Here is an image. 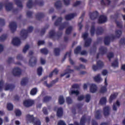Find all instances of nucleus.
Instances as JSON below:
<instances>
[{
  "mask_svg": "<svg viewBox=\"0 0 125 125\" xmlns=\"http://www.w3.org/2000/svg\"><path fill=\"white\" fill-rule=\"evenodd\" d=\"M116 36L112 35L110 37L109 36H106L104 37V43L105 45H109L110 42V39L112 40H114L117 38H120L122 34V32L121 30H116L115 31Z\"/></svg>",
  "mask_w": 125,
  "mask_h": 125,
  "instance_id": "obj_1",
  "label": "nucleus"
},
{
  "mask_svg": "<svg viewBox=\"0 0 125 125\" xmlns=\"http://www.w3.org/2000/svg\"><path fill=\"white\" fill-rule=\"evenodd\" d=\"M63 19L62 17H59L57 20H56L54 25L56 26H59V30L61 31L63 30L64 29L66 28V27L68 25V22H64L62 23V21Z\"/></svg>",
  "mask_w": 125,
  "mask_h": 125,
  "instance_id": "obj_2",
  "label": "nucleus"
},
{
  "mask_svg": "<svg viewBox=\"0 0 125 125\" xmlns=\"http://www.w3.org/2000/svg\"><path fill=\"white\" fill-rule=\"evenodd\" d=\"M49 34L50 39H52L53 41H55V38H57V40L61 38L62 35V32L58 31L56 33L54 30H52L49 32Z\"/></svg>",
  "mask_w": 125,
  "mask_h": 125,
  "instance_id": "obj_3",
  "label": "nucleus"
},
{
  "mask_svg": "<svg viewBox=\"0 0 125 125\" xmlns=\"http://www.w3.org/2000/svg\"><path fill=\"white\" fill-rule=\"evenodd\" d=\"M33 26H29L27 28V30L22 29L21 31L20 35L24 39H26L27 38V35L29 33H31L33 32Z\"/></svg>",
  "mask_w": 125,
  "mask_h": 125,
  "instance_id": "obj_4",
  "label": "nucleus"
},
{
  "mask_svg": "<svg viewBox=\"0 0 125 125\" xmlns=\"http://www.w3.org/2000/svg\"><path fill=\"white\" fill-rule=\"evenodd\" d=\"M104 66V63L101 61H99L97 62V65H93L92 66V69L93 71H96L99 68L101 69L102 68H103Z\"/></svg>",
  "mask_w": 125,
  "mask_h": 125,
  "instance_id": "obj_5",
  "label": "nucleus"
},
{
  "mask_svg": "<svg viewBox=\"0 0 125 125\" xmlns=\"http://www.w3.org/2000/svg\"><path fill=\"white\" fill-rule=\"evenodd\" d=\"M34 104V101L30 99L25 100L23 102V105L27 108H29L31 106H32Z\"/></svg>",
  "mask_w": 125,
  "mask_h": 125,
  "instance_id": "obj_6",
  "label": "nucleus"
},
{
  "mask_svg": "<svg viewBox=\"0 0 125 125\" xmlns=\"http://www.w3.org/2000/svg\"><path fill=\"white\" fill-rule=\"evenodd\" d=\"M37 62V59L36 57L31 56L30 59L29 60V65L31 67L35 66Z\"/></svg>",
  "mask_w": 125,
  "mask_h": 125,
  "instance_id": "obj_7",
  "label": "nucleus"
},
{
  "mask_svg": "<svg viewBox=\"0 0 125 125\" xmlns=\"http://www.w3.org/2000/svg\"><path fill=\"white\" fill-rule=\"evenodd\" d=\"M87 121V119L86 117V115H83L82 116L80 120V125L79 123L77 122H74V125H85V123H86Z\"/></svg>",
  "mask_w": 125,
  "mask_h": 125,
  "instance_id": "obj_8",
  "label": "nucleus"
},
{
  "mask_svg": "<svg viewBox=\"0 0 125 125\" xmlns=\"http://www.w3.org/2000/svg\"><path fill=\"white\" fill-rule=\"evenodd\" d=\"M12 73L14 76L19 77L21 75V70L19 67L13 68Z\"/></svg>",
  "mask_w": 125,
  "mask_h": 125,
  "instance_id": "obj_9",
  "label": "nucleus"
},
{
  "mask_svg": "<svg viewBox=\"0 0 125 125\" xmlns=\"http://www.w3.org/2000/svg\"><path fill=\"white\" fill-rule=\"evenodd\" d=\"M89 15L90 19L91 20H95L98 18L99 16V13L98 11H95L93 12H89Z\"/></svg>",
  "mask_w": 125,
  "mask_h": 125,
  "instance_id": "obj_10",
  "label": "nucleus"
},
{
  "mask_svg": "<svg viewBox=\"0 0 125 125\" xmlns=\"http://www.w3.org/2000/svg\"><path fill=\"white\" fill-rule=\"evenodd\" d=\"M108 85V83H107V77L104 79V86H103L101 87L100 90V92L102 94H104L107 91L106 86Z\"/></svg>",
  "mask_w": 125,
  "mask_h": 125,
  "instance_id": "obj_11",
  "label": "nucleus"
},
{
  "mask_svg": "<svg viewBox=\"0 0 125 125\" xmlns=\"http://www.w3.org/2000/svg\"><path fill=\"white\" fill-rule=\"evenodd\" d=\"M17 27V24L15 22H11L9 23V28L11 29L12 33L16 31Z\"/></svg>",
  "mask_w": 125,
  "mask_h": 125,
  "instance_id": "obj_12",
  "label": "nucleus"
},
{
  "mask_svg": "<svg viewBox=\"0 0 125 125\" xmlns=\"http://www.w3.org/2000/svg\"><path fill=\"white\" fill-rule=\"evenodd\" d=\"M74 69H66L65 70L64 73L61 74V77H63L65 75L68 74V76H66V78H70V73H71L72 72H74Z\"/></svg>",
  "mask_w": 125,
  "mask_h": 125,
  "instance_id": "obj_13",
  "label": "nucleus"
},
{
  "mask_svg": "<svg viewBox=\"0 0 125 125\" xmlns=\"http://www.w3.org/2000/svg\"><path fill=\"white\" fill-rule=\"evenodd\" d=\"M68 56L69 58V62L70 64L71 65H74V62L71 59V52H66L65 55L64 56V58L62 59V61H64V60H66L67 56Z\"/></svg>",
  "mask_w": 125,
  "mask_h": 125,
  "instance_id": "obj_14",
  "label": "nucleus"
},
{
  "mask_svg": "<svg viewBox=\"0 0 125 125\" xmlns=\"http://www.w3.org/2000/svg\"><path fill=\"white\" fill-rule=\"evenodd\" d=\"M12 43L13 45L19 46L21 44V41L18 37H15L13 39Z\"/></svg>",
  "mask_w": 125,
  "mask_h": 125,
  "instance_id": "obj_15",
  "label": "nucleus"
},
{
  "mask_svg": "<svg viewBox=\"0 0 125 125\" xmlns=\"http://www.w3.org/2000/svg\"><path fill=\"white\" fill-rule=\"evenodd\" d=\"M107 21V17L104 15L100 16L98 20V23L99 24H103L106 22Z\"/></svg>",
  "mask_w": 125,
  "mask_h": 125,
  "instance_id": "obj_16",
  "label": "nucleus"
},
{
  "mask_svg": "<svg viewBox=\"0 0 125 125\" xmlns=\"http://www.w3.org/2000/svg\"><path fill=\"white\" fill-rule=\"evenodd\" d=\"M59 80V79L58 78H57V79H56L55 80L52 81L50 83L48 84L47 83V82L45 81L43 82V84H45L46 86L47 87H52L53 85V84H55L57 82H58V80Z\"/></svg>",
  "mask_w": 125,
  "mask_h": 125,
  "instance_id": "obj_17",
  "label": "nucleus"
},
{
  "mask_svg": "<svg viewBox=\"0 0 125 125\" xmlns=\"http://www.w3.org/2000/svg\"><path fill=\"white\" fill-rule=\"evenodd\" d=\"M104 32V29L102 26H98L96 29V35H101Z\"/></svg>",
  "mask_w": 125,
  "mask_h": 125,
  "instance_id": "obj_18",
  "label": "nucleus"
},
{
  "mask_svg": "<svg viewBox=\"0 0 125 125\" xmlns=\"http://www.w3.org/2000/svg\"><path fill=\"white\" fill-rule=\"evenodd\" d=\"M15 88L14 84L6 83L5 86V91H12Z\"/></svg>",
  "mask_w": 125,
  "mask_h": 125,
  "instance_id": "obj_19",
  "label": "nucleus"
},
{
  "mask_svg": "<svg viewBox=\"0 0 125 125\" xmlns=\"http://www.w3.org/2000/svg\"><path fill=\"white\" fill-rule=\"evenodd\" d=\"M26 118L27 120L31 123H34L36 121V120L38 119L37 118H34L33 115H30L29 114L26 115Z\"/></svg>",
  "mask_w": 125,
  "mask_h": 125,
  "instance_id": "obj_20",
  "label": "nucleus"
},
{
  "mask_svg": "<svg viewBox=\"0 0 125 125\" xmlns=\"http://www.w3.org/2000/svg\"><path fill=\"white\" fill-rule=\"evenodd\" d=\"M63 115V110L62 107H59L57 109V116L58 118H62Z\"/></svg>",
  "mask_w": 125,
  "mask_h": 125,
  "instance_id": "obj_21",
  "label": "nucleus"
},
{
  "mask_svg": "<svg viewBox=\"0 0 125 125\" xmlns=\"http://www.w3.org/2000/svg\"><path fill=\"white\" fill-rule=\"evenodd\" d=\"M76 16V13H70L69 14L66 15L65 17V19L66 21H70L71 19L74 18V17Z\"/></svg>",
  "mask_w": 125,
  "mask_h": 125,
  "instance_id": "obj_22",
  "label": "nucleus"
},
{
  "mask_svg": "<svg viewBox=\"0 0 125 125\" xmlns=\"http://www.w3.org/2000/svg\"><path fill=\"white\" fill-rule=\"evenodd\" d=\"M98 87L95 84H91L90 86V92L92 93H94L97 91Z\"/></svg>",
  "mask_w": 125,
  "mask_h": 125,
  "instance_id": "obj_23",
  "label": "nucleus"
},
{
  "mask_svg": "<svg viewBox=\"0 0 125 125\" xmlns=\"http://www.w3.org/2000/svg\"><path fill=\"white\" fill-rule=\"evenodd\" d=\"M13 8V3L12 2H9L5 4V9L7 11H11Z\"/></svg>",
  "mask_w": 125,
  "mask_h": 125,
  "instance_id": "obj_24",
  "label": "nucleus"
},
{
  "mask_svg": "<svg viewBox=\"0 0 125 125\" xmlns=\"http://www.w3.org/2000/svg\"><path fill=\"white\" fill-rule=\"evenodd\" d=\"M107 48L105 46H101L99 48V52L102 55H104L107 52Z\"/></svg>",
  "mask_w": 125,
  "mask_h": 125,
  "instance_id": "obj_25",
  "label": "nucleus"
},
{
  "mask_svg": "<svg viewBox=\"0 0 125 125\" xmlns=\"http://www.w3.org/2000/svg\"><path fill=\"white\" fill-rule=\"evenodd\" d=\"M104 117L108 116L109 114L110 108L109 106H105L104 108Z\"/></svg>",
  "mask_w": 125,
  "mask_h": 125,
  "instance_id": "obj_26",
  "label": "nucleus"
},
{
  "mask_svg": "<svg viewBox=\"0 0 125 125\" xmlns=\"http://www.w3.org/2000/svg\"><path fill=\"white\" fill-rule=\"evenodd\" d=\"M84 15L85 14L84 13H82L81 16L80 17V20L81 19V21L79 23H78V26L80 27V31H81L82 29L83 26L82 24V22L83 21Z\"/></svg>",
  "mask_w": 125,
  "mask_h": 125,
  "instance_id": "obj_27",
  "label": "nucleus"
},
{
  "mask_svg": "<svg viewBox=\"0 0 125 125\" xmlns=\"http://www.w3.org/2000/svg\"><path fill=\"white\" fill-rule=\"evenodd\" d=\"M95 117L96 119L99 120L102 118L101 110L99 109L97 110L95 114Z\"/></svg>",
  "mask_w": 125,
  "mask_h": 125,
  "instance_id": "obj_28",
  "label": "nucleus"
},
{
  "mask_svg": "<svg viewBox=\"0 0 125 125\" xmlns=\"http://www.w3.org/2000/svg\"><path fill=\"white\" fill-rule=\"evenodd\" d=\"M36 18L39 21H41L42 19L44 17V14L42 13H38L36 14Z\"/></svg>",
  "mask_w": 125,
  "mask_h": 125,
  "instance_id": "obj_29",
  "label": "nucleus"
},
{
  "mask_svg": "<svg viewBox=\"0 0 125 125\" xmlns=\"http://www.w3.org/2000/svg\"><path fill=\"white\" fill-rule=\"evenodd\" d=\"M34 4L35 5H39L40 6H42L44 5V1L42 0H35Z\"/></svg>",
  "mask_w": 125,
  "mask_h": 125,
  "instance_id": "obj_30",
  "label": "nucleus"
},
{
  "mask_svg": "<svg viewBox=\"0 0 125 125\" xmlns=\"http://www.w3.org/2000/svg\"><path fill=\"white\" fill-rule=\"evenodd\" d=\"M117 95L118 94L116 93H114L113 94L111 95L109 98V103L110 104L112 103L114 99H116V98H117Z\"/></svg>",
  "mask_w": 125,
  "mask_h": 125,
  "instance_id": "obj_31",
  "label": "nucleus"
},
{
  "mask_svg": "<svg viewBox=\"0 0 125 125\" xmlns=\"http://www.w3.org/2000/svg\"><path fill=\"white\" fill-rule=\"evenodd\" d=\"M62 5V3L61 0H58L57 2L55 3V7L57 9L61 8Z\"/></svg>",
  "mask_w": 125,
  "mask_h": 125,
  "instance_id": "obj_32",
  "label": "nucleus"
},
{
  "mask_svg": "<svg viewBox=\"0 0 125 125\" xmlns=\"http://www.w3.org/2000/svg\"><path fill=\"white\" fill-rule=\"evenodd\" d=\"M28 82V79L26 77L23 78L21 79V86L26 85Z\"/></svg>",
  "mask_w": 125,
  "mask_h": 125,
  "instance_id": "obj_33",
  "label": "nucleus"
},
{
  "mask_svg": "<svg viewBox=\"0 0 125 125\" xmlns=\"http://www.w3.org/2000/svg\"><path fill=\"white\" fill-rule=\"evenodd\" d=\"M52 99V97L49 96H46L43 98V102L46 103L51 101Z\"/></svg>",
  "mask_w": 125,
  "mask_h": 125,
  "instance_id": "obj_34",
  "label": "nucleus"
},
{
  "mask_svg": "<svg viewBox=\"0 0 125 125\" xmlns=\"http://www.w3.org/2000/svg\"><path fill=\"white\" fill-rule=\"evenodd\" d=\"M58 72H59V70H58L57 68H55V69L50 73L49 77L52 78L54 73L56 75H58Z\"/></svg>",
  "mask_w": 125,
  "mask_h": 125,
  "instance_id": "obj_35",
  "label": "nucleus"
},
{
  "mask_svg": "<svg viewBox=\"0 0 125 125\" xmlns=\"http://www.w3.org/2000/svg\"><path fill=\"white\" fill-rule=\"evenodd\" d=\"M15 2L18 7L22 8L23 5L22 4V2L21 0H15Z\"/></svg>",
  "mask_w": 125,
  "mask_h": 125,
  "instance_id": "obj_36",
  "label": "nucleus"
},
{
  "mask_svg": "<svg viewBox=\"0 0 125 125\" xmlns=\"http://www.w3.org/2000/svg\"><path fill=\"white\" fill-rule=\"evenodd\" d=\"M92 40L91 38H89V39L86 40L84 43V46L85 47H87L90 46L91 42Z\"/></svg>",
  "mask_w": 125,
  "mask_h": 125,
  "instance_id": "obj_37",
  "label": "nucleus"
},
{
  "mask_svg": "<svg viewBox=\"0 0 125 125\" xmlns=\"http://www.w3.org/2000/svg\"><path fill=\"white\" fill-rule=\"evenodd\" d=\"M82 50V47L80 46H78L75 49H74V54L78 55Z\"/></svg>",
  "mask_w": 125,
  "mask_h": 125,
  "instance_id": "obj_38",
  "label": "nucleus"
},
{
  "mask_svg": "<svg viewBox=\"0 0 125 125\" xmlns=\"http://www.w3.org/2000/svg\"><path fill=\"white\" fill-rule=\"evenodd\" d=\"M99 103L100 104H102V105L105 104L106 103V97H103V98H101Z\"/></svg>",
  "mask_w": 125,
  "mask_h": 125,
  "instance_id": "obj_39",
  "label": "nucleus"
},
{
  "mask_svg": "<svg viewBox=\"0 0 125 125\" xmlns=\"http://www.w3.org/2000/svg\"><path fill=\"white\" fill-rule=\"evenodd\" d=\"M73 28L72 26H69L67 28H66L65 30V34L66 35H70L72 31Z\"/></svg>",
  "mask_w": 125,
  "mask_h": 125,
  "instance_id": "obj_40",
  "label": "nucleus"
},
{
  "mask_svg": "<svg viewBox=\"0 0 125 125\" xmlns=\"http://www.w3.org/2000/svg\"><path fill=\"white\" fill-rule=\"evenodd\" d=\"M64 103V99L63 96H60L59 97V104H62Z\"/></svg>",
  "mask_w": 125,
  "mask_h": 125,
  "instance_id": "obj_41",
  "label": "nucleus"
},
{
  "mask_svg": "<svg viewBox=\"0 0 125 125\" xmlns=\"http://www.w3.org/2000/svg\"><path fill=\"white\" fill-rule=\"evenodd\" d=\"M95 82L99 83L101 82L102 81L101 78V75L98 74L96 76H95L94 78Z\"/></svg>",
  "mask_w": 125,
  "mask_h": 125,
  "instance_id": "obj_42",
  "label": "nucleus"
},
{
  "mask_svg": "<svg viewBox=\"0 0 125 125\" xmlns=\"http://www.w3.org/2000/svg\"><path fill=\"white\" fill-rule=\"evenodd\" d=\"M74 69L76 70H80L81 69H85V66L83 65V64H80V66H75Z\"/></svg>",
  "mask_w": 125,
  "mask_h": 125,
  "instance_id": "obj_43",
  "label": "nucleus"
},
{
  "mask_svg": "<svg viewBox=\"0 0 125 125\" xmlns=\"http://www.w3.org/2000/svg\"><path fill=\"white\" fill-rule=\"evenodd\" d=\"M116 26H117L118 28L119 29H122L123 28V25L122 24V22L119 21H115Z\"/></svg>",
  "mask_w": 125,
  "mask_h": 125,
  "instance_id": "obj_44",
  "label": "nucleus"
},
{
  "mask_svg": "<svg viewBox=\"0 0 125 125\" xmlns=\"http://www.w3.org/2000/svg\"><path fill=\"white\" fill-rule=\"evenodd\" d=\"M95 32V28L94 25L91 26V29H90V33L91 34V36H94Z\"/></svg>",
  "mask_w": 125,
  "mask_h": 125,
  "instance_id": "obj_45",
  "label": "nucleus"
},
{
  "mask_svg": "<svg viewBox=\"0 0 125 125\" xmlns=\"http://www.w3.org/2000/svg\"><path fill=\"white\" fill-rule=\"evenodd\" d=\"M33 6V3L32 0H28L27 3V7L29 8H32Z\"/></svg>",
  "mask_w": 125,
  "mask_h": 125,
  "instance_id": "obj_46",
  "label": "nucleus"
},
{
  "mask_svg": "<svg viewBox=\"0 0 125 125\" xmlns=\"http://www.w3.org/2000/svg\"><path fill=\"white\" fill-rule=\"evenodd\" d=\"M37 92H38L37 88H32L31 90L30 94L31 95H35L37 94Z\"/></svg>",
  "mask_w": 125,
  "mask_h": 125,
  "instance_id": "obj_47",
  "label": "nucleus"
},
{
  "mask_svg": "<svg viewBox=\"0 0 125 125\" xmlns=\"http://www.w3.org/2000/svg\"><path fill=\"white\" fill-rule=\"evenodd\" d=\"M7 107L8 111H12L13 110L14 105L11 103H8Z\"/></svg>",
  "mask_w": 125,
  "mask_h": 125,
  "instance_id": "obj_48",
  "label": "nucleus"
},
{
  "mask_svg": "<svg viewBox=\"0 0 125 125\" xmlns=\"http://www.w3.org/2000/svg\"><path fill=\"white\" fill-rule=\"evenodd\" d=\"M54 53L56 56H59L60 54V49L59 48H55L54 49Z\"/></svg>",
  "mask_w": 125,
  "mask_h": 125,
  "instance_id": "obj_49",
  "label": "nucleus"
},
{
  "mask_svg": "<svg viewBox=\"0 0 125 125\" xmlns=\"http://www.w3.org/2000/svg\"><path fill=\"white\" fill-rule=\"evenodd\" d=\"M40 52L44 55H47L48 53V50L46 48L42 49L40 50Z\"/></svg>",
  "mask_w": 125,
  "mask_h": 125,
  "instance_id": "obj_50",
  "label": "nucleus"
},
{
  "mask_svg": "<svg viewBox=\"0 0 125 125\" xmlns=\"http://www.w3.org/2000/svg\"><path fill=\"white\" fill-rule=\"evenodd\" d=\"M107 57L109 61H111V59L114 57V54L112 52H110L107 54Z\"/></svg>",
  "mask_w": 125,
  "mask_h": 125,
  "instance_id": "obj_51",
  "label": "nucleus"
},
{
  "mask_svg": "<svg viewBox=\"0 0 125 125\" xmlns=\"http://www.w3.org/2000/svg\"><path fill=\"white\" fill-rule=\"evenodd\" d=\"M80 94V92L78 90H71L69 92V94L70 95H73V94H76V95H78Z\"/></svg>",
  "mask_w": 125,
  "mask_h": 125,
  "instance_id": "obj_52",
  "label": "nucleus"
},
{
  "mask_svg": "<svg viewBox=\"0 0 125 125\" xmlns=\"http://www.w3.org/2000/svg\"><path fill=\"white\" fill-rule=\"evenodd\" d=\"M111 66L114 67H118V62L117 60H115L114 62L111 63Z\"/></svg>",
  "mask_w": 125,
  "mask_h": 125,
  "instance_id": "obj_53",
  "label": "nucleus"
},
{
  "mask_svg": "<svg viewBox=\"0 0 125 125\" xmlns=\"http://www.w3.org/2000/svg\"><path fill=\"white\" fill-rule=\"evenodd\" d=\"M7 36L6 35H2L0 37V41L3 42L6 40Z\"/></svg>",
  "mask_w": 125,
  "mask_h": 125,
  "instance_id": "obj_54",
  "label": "nucleus"
},
{
  "mask_svg": "<svg viewBox=\"0 0 125 125\" xmlns=\"http://www.w3.org/2000/svg\"><path fill=\"white\" fill-rule=\"evenodd\" d=\"M49 27V25H47V26H46L45 27H44L42 29L41 33L42 35H43L45 34L46 32V29H48Z\"/></svg>",
  "mask_w": 125,
  "mask_h": 125,
  "instance_id": "obj_55",
  "label": "nucleus"
},
{
  "mask_svg": "<svg viewBox=\"0 0 125 125\" xmlns=\"http://www.w3.org/2000/svg\"><path fill=\"white\" fill-rule=\"evenodd\" d=\"M91 96L90 94H87L85 95V102L86 103H89L90 101Z\"/></svg>",
  "mask_w": 125,
  "mask_h": 125,
  "instance_id": "obj_56",
  "label": "nucleus"
},
{
  "mask_svg": "<svg viewBox=\"0 0 125 125\" xmlns=\"http://www.w3.org/2000/svg\"><path fill=\"white\" fill-rule=\"evenodd\" d=\"M15 113L16 116L20 117L21 115V112L20 110V109H16Z\"/></svg>",
  "mask_w": 125,
  "mask_h": 125,
  "instance_id": "obj_57",
  "label": "nucleus"
},
{
  "mask_svg": "<svg viewBox=\"0 0 125 125\" xmlns=\"http://www.w3.org/2000/svg\"><path fill=\"white\" fill-rule=\"evenodd\" d=\"M32 123L34 124V125H41V122L40 119H36L34 122H32Z\"/></svg>",
  "mask_w": 125,
  "mask_h": 125,
  "instance_id": "obj_58",
  "label": "nucleus"
},
{
  "mask_svg": "<svg viewBox=\"0 0 125 125\" xmlns=\"http://www.w3.org/2000/svg\"><path fill=\"white\" fill-rule=\"evenodd\" d=\"M38 75L40 76L42 75V67H39L37 70Z\"/></svg>",
  "mask_w": 125,
  "mask_h": 125,
  "instance_id": "obj_59",
  "label": "nucleus"
},
{
  "mask_svg": "<svg viewBox=\"0 0 125 125\" xmlns=\"http://www.w3.org/2000/svg\"><path fill=\"white\" fill-rule=\"evenodd\" d=\"M66 103L68 104H71L72 103V100L70 97L66 98Z\"/></svg>",
  "mask_w": 125,
  "mask_h": 125,
  "instance_id": "obj_60",
  "label": "nucleus"
},
{
  "mask_svg": "<svg viewBox=\"0 0 125 125\" xmlns=\"http://www.w3.org/2000/svg\"><path fill=\"white\" fill-rule=\"evenodd\" d=\"M0 24L1 26L5 25V21L4 19L0 18Z\"/></svg>",
  "mask_w": 125,
  "mask_h": 125,
  "instance_id": "obj_61",
  "label": "nucleus"
},
{
  "mask_svg": "<svg viewBox=\"0 0 125 125\" xmlns=\"http://www.w3.org/2000/svg\"><path fill=\"white\" fill-rule=\"evenodd\" d=\"M88 34L87 33H85L82 34V38L84 39V40H86L87 39Z\"/></svg>",
  "mask_w": 125,
  "mask_h": 125,
  "instance_id": "obj_62",
  "label": "nucleus"
},
{
  "mask_svg": "<svg viewBox=\"0 0 125 125\" xmlns=\"http://www.w3.org/2000/svg\"><path fill=\"white\" fill-rule=\"evenodd\" d=\"M29 48V46L28 45H25L23 49V52L25 53L27 51V50H28Z\"/></svg>",
  "mask_w": 125,
  "mask_h": 125,
  "instance_id": "obj_63",
  "label": "nucleus"
},
{
  "mask_svg": "<svg viewBox=\"0 0 125 125\" xmlns=\"http://www.w3.org/2000/svg\"><path fill=\"white\" fill-rule=\"evenodd\" d=\"M119 43L121 45H125V39L123 38L120 40Z\"/></svg>",
  "mask_w": 125,
  "mask_h": 125,
  "instance_id": "obj_64",
  "label": "nucleus"
}]
</instances>
